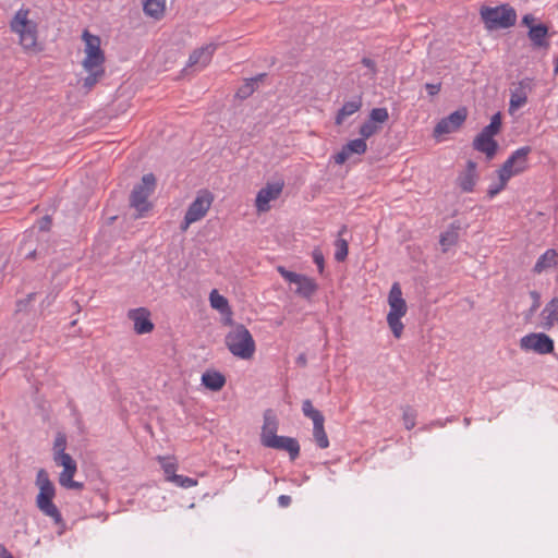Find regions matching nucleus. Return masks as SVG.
<instances>
[{
    "instance_id": "nucleus-1",
    "label": "nucleus",
    "mask_w": 558,
    "mask_h": 558,
    "mask_svg": "<svg viewBox=\"0 0 558 558\" xmlns=\"http://www.w3.org/2000/svg\"><path fill=\"white\" fill-rule=\"evenodd\" d=\"M36 485L39 488V493L36 497L37 508L45 515L51 518L54 524L64 526L61 512L52 501L56 495V488L46 470L40 469L37 472Z\"/></svg>"
},
{
    "instance_id": "nucleus-2",
    "label": "nucleus",
    "mask_w": 558,
    "mask_h": 558,
    "mask_svg": "<svg viewBox=\"0 0 558 558\" xmlns=\"http://www.w3.org/2000/svg\"><path fill=\"white\" fill-rule=\"evenodd\" d=\"M225 342L228 350L239 359L250 360L255 353V341L244 325H235L227 333Z\"/></svg>"
},
{
    "instance_id": "nucleus-3",
    "label": "nucleus",
    "mask_w": 558,
    "mask_h": 558,
    "mask_svg": "<svg viewBox=\"0 0 558 558\" xmlns=\"http://www.w3.org/2000/svg\"><path fill=\"white\" fill-rule=\"evenodd\" d=\"M388 304L390 310L387 315V323L393 336L399 339L404 328L401 318L407 314L408 306L398 282L391 286L388 294Z\"/></svg>"
},
{
    "instance_id": "nucleus-4",
    "label": "nucleus",
    "mask_w": 558,
    "mask_h": 558,
    "mask_svg": "<svg viewBox=\"0 0 558 558\" xmlns=\"http://www.w3.org/2000/svg\"><path fill=\"white\" fill-rule=\"evenodd\" d=\"M10 26L12 32L19 35L20 45L25 51H36L37 26L28 20V10L20 9Z\"/></svg>"
},
{
    "instance_id": "nucleus-5",
    "label": "nucleus",
    "mask_w": 558,
    "mask_h": 558,
    "mask_svg": "<svg viewBox=\"0 0 558 558\" xmlns=\"http://www.w3.org/2000/svg\"><path fill=\"white\" fill-rule=\"evenodd\" d=\"M156 187V178L153 173L144 174L141 183L134 186L131 196L130 205L137 211L135 218H141L147 213L151 205L148 202V197Z\"/></svg>"
},
{
    "instance_id": "nucleus-6",
    "label": "nucleus",
    "mask_w": 558,
    "mask_h": 558,
    "mask_svg": "<svg viewBox=\"0 0 558 558\" xmlns=\"http://www.w3.org/2000/svg\"><path fill=\"white\" fill-rule=\"evenodd\" d=\"M481 16L488 29L509 28L515 24L517 13L508 5L484 7Z\"/></svg>"
},
{
    "instance_id": "nucleus-7",
    "label": "nucleus",
    "mask_w": 558,
    "mask_h": 558,
    "mask_svg": "<svg viewBox=\"0 0 558 558\" xmlns=\"http://www.w3.org/2000/svg\"><path fill=\"white\" fill-rule=\"evenodd\" d=\"M213 201L214 196L209 191L201 190L185 213L184 219L180 226L181 231H186L192 223L204 218Z\"/></svg>"
},
{
    "instance_id": "nucleus-8",
    "label": "nucleus",
    "mask_w": 558,
    "mask_h": 558,
    "mask_svg": "<svg viewBox=\"0 0 558 558\" xmlns=\"http://www.w3.org/2000/svg\"><path fill=\"white\" fill-rule=\"evenodd\" d=\"M82 38L85 43V58L82 62L83 68L85 70H90L104 66L106 58L100 48V38L90 34L88 31L83 32Z\"/></svg>"
},
{
    "instance_id": "nucleus-9",
    "label": "nucleus",
    "mask_w": 558,
    "mask_h": 558,
    "mask_svg": "<svg viewBox=\"0 0 558 558\" xmlns=\"http://www.w3.org/2000/svg\"><path fill=\"white\" fill-rule=\"evenodd\" d=\"M520 348L539 355L550 354L555 350L554 340L544 332H531L520 339Z\"/></svg>"
},
{
    "instance_id": "nucleus-10",
    "label": "nucleus",
    "mask_w": 558,
    "mask_h": 558,
    "mask_svg": "<svg viewBox=\"0 0 558 558\" xmlns=\"http://www.w3.org/2000/svg\"><path fill=\"white\" fill-rule=\"evenodd\" d=\"M532 151L530 146H523L514 150L502 163L499 171L511 179L524 172L529 167V155Z\"/></svg>"
},
{
    "instance_id": "nucleus-11",
    "label": "nucleus",
    "mask_w": 558,
    "mask_h": 558,
    "mask_svg": "<svg viewBox=\"0 0 558 558\" xmlns=\"http://www.w3.org/2000/svg\"><path fill=\"white\" fill-rule=\"evenodd\" d=\"M533 86V80L525 77L511 88L509 101V112L511 114L527 102V96L532 92Z\"/></svg>"
},
{
    "instance_id": "nucleus-12",
    "label": "nucleus",
    "mask_w": 558,
    "mask_h": 558,
    "mask_svg": "<svg viewBox=\"0 0 558 558\" xmlns=\"http://www.w3.org/2000/svg\"><path fill=\"white\" fill-rule=\"evenodd\" d=\"M283 189V183H267L262 187L255 198V207L258 213H266L270 209V202L276 201Z\"/></svg>"
},
{
    "instance_id": "nucleus-13",
    "label": "nucleus",
    "mask_w": 558,
    "mask_h": 558,
    "mask_svg": "<svg viewBox=\"0 0 558 558\" xmlns=\"http://www.w3.org/2000/svg\"><path fill=\"white\" fill-rule=\"evenodd\" d=\"M466 110L464 108L456 110L448 117L441 119L434 129V135L439 137L444 134L456 132L465 121Z\"/></svg>"
},
{
    "instance_id": "nucleus-14",
    "label": "nucleus",
    "mask_w": 558,
    "mask_h": 558,
    "mask_svg": "<svg viewBox=\"0 0 558 558\" xmlns=\"http://www.w3.org/2000/svg\"><path fill=\"white\" fill-rule=\"evenodd\" d=\"M128 317L134 323V331L137 335L149 333L154 330V324L150 320V313L145 307L130 310Z\"/></svg>"
},
{
    "instance_id": "nucleus-15",
    "label": "nucleus",
    "mask_w": 558,
    "mask_h": 558,
    "mask_svg": "<svg viewBox=\"0 0 558 558\" xmlns=\"http://www.w3.org/2000/svg\"><path fill=\"white\" fill-rule=\"evenodd\" d=\"M216 49L217 45L215 44H207L198 49H195L190 54L187 66L196 68L197 70L204 69L210 62Z\"/></svg>"
},
{
    "instance_id": "nucleus-16",
    "label": "nucleus",
    "mask_w": 558,
    "mask_h": 558,
    "mask_svg": "<svg viewBox=\"0 0 558 558\" xmlns=\"http://www.w3.org/2000/svg\"><path fill=\"white\" fill-rule=\"evenodd\" d=\"M527 37L533 50H548L550 44L548 39V27L545 24L539 23L536 24V26H531V29L527 32Z\"/></svg>"
},
{
    "instance_id": "nucleus-17",
    "label": "nucleus",
    "mask_w": 558,
    "mask_h": 558,
    "mask_svg": "<svg viewBox=\"0 0 558 558\" xmlns=\"http://www.w3.org/2000/svg\"><path fill=\"white\" fill-rule=\"evenodd\" d=\"M265 447L284 450L289 452L291 460H295L300 454V445L298 440L288 436H276L270 441H268Z\"/></svg>"
},
{
    "instance_id": "nucleus-18",
    "label": "nucleus",
    "mask_w": 558,
    "mask_h": 558,
    "mask_svg": "<svg viewBox=\"0 0 558 558\" xmlns=\"http://www.w3.org/2000/svg\"><path fill=\"white\" fill-rule=\"evenodd\" d=\"M278 429V420L271 410L264 412V424L262 427L260 442L265 447L268 441L275 438Z\"/></svg>"
},
{
    "instance_id": "nucleus-19",
    "label": "nucleus",
    "mask_w": 558,
    "mask_h": 558,
    "mask_svg": "<svg viewBox=\"0 0 558 558\" xmlns=\"http://www.w3.org/2000/svg\"><path fill=\"white\" fill-rule=\"evenodd\" d=\"M558 315V296L553 298L541 312V324L539 327L545 330H550Z\"/></svg>"
},
{
    "instance_id": "nucleus-20",
    "label": "nucleus",
    "mask_w": 558,
    "mask_h": 558,
    "mask_svg": "<svg viewBox=\"0 0 558 558\" xmlns=\"http://www.w3.org/2000/svg\"><path fill=\"white\" fill-rule=\"evenodd\" d=\"M477 179L476 163L469 160L466 169L458 178V184L463 192H472Z\"/></svg>"
},
{
    "instance_id": "nucleus-21",
    "label": "nucleus",
    "mask_w": 558,
    "mask_h": 558,
    "mask_svg": "<svg viewBox=\"0 0 558 558\" xmlns=\"http://www.w3.org/2000/svg\"><path fill=\"white\" fill-rule=\"evenodd\" d=\"M473 148L492 159L496 155L498 143L494 138L480 133L473 141Z\"/></svg>"
},
{
    "instance_id": "nucleus-22",
    "label": "nucleus",
    "mask_w": 558,
    "mask_h": 558,
    "mask_svg": "<svg viewBox=\"0 0 558 558\" xmlns=\"http://www.w3.org/2000/svg\"><path fill=\"white\" fill-rule=\"evenodd\" d=\"M76 471H77L76 463L66 465V468H63V471L59 475V484L62 487L68 488V489H76V490L83 489L84 484L73 480Z\"/></svg>"
},
{
    "instance_id": "nucleus-23",
    "label": "nucleus",
    "mask_w": 558,
    "mask_h": 558,
    "mask_svg": "<svg viewBox=\"0 0 558 558\" xmlns=\"http://www.w3.org/2000/svg\"><path fill=\"white\" fill-rule=\"evenodd\" d=\"M362 107V97L355 96L351 100L345 101L343 106L339 109L337 116H336V124L341 125L344 120L352 116L353 113L357 112Z\"/></svg>"
},
{
    "instance_id": "nucleus-24",
    "label": "nucleus",
    "mask_w": 558,
    "mask_h": 558,
    "mask_svg": "<svg viewBox=\"0 0 558 558\" xmlns=\"http://www.w3.org/2000/svg\"><path fill=\"white\" fill-rule=\"evenodd\" d=\"M558 265V253L554 248L547 250L536 260L533 271L542 274L544 270Z\"/></svg>"
},
{
    "instance_id": "nucleus-25",
    "label": "nucleus",
    "mask_w": 558,
    "mask_h": 558,
    "mask_svg": "<svg viewBox=\"0 0 558 558\" xmlns=\"http://www.w3.org/2000/svg\"><path fill=\"white\" fill-rule=\"evenodd\" d=\"M202 384L213 391H219L225 386L226 378L219 372H205L202 375Z\"/></svg>"
},
{
    "instance_id": "nucleus-26",
    "label": "nucleus",
    "mask_w": 558,
    "mask_h": 558,
    "mask_svg": "<svg viewBox=\"0 0 558 558\" xmlns=\"http://www.w3.org/2000/svg\"><path fill=\"white\" fill-rule=\"evenodd\" d=\"M295 284L298 286L295 292L306 299H310L317 290L316 282L303 275L300 277V280L295 282Z\"/></svg>"
},
{
    "instance_id": "nucleus-27",
    "label": "nucleus",
    "mask_w": 558,
    "mask_h": 558,
    "mask_svg": "<svg viewBox=\"0 0 558 558\" xmlns=\"http://www.w3.org/2000/svg\"><path fill=\"white\" fill-rule=\"evenodd\" d=\"M210 306L221 314L231 315V308L229 306V302L227 298L219 294L217 290H213L209 294Z\"/></svg>"
},
{
    "instance_id": "nucleus-28",
    "label": "nucleus",
    "mask_w": 558,
    "mask_h": 558,
    "mask_svg": "<svg viewBox=\"0 0 558 558\" xmlns=\"http://www.w3.org/2000/svg\"><path fill=\"white\" fill-rule=\"evenodd\" d=\"M459 239L458 228L450 227L448 230L440 234L439 243L444 252H447L451 246L456 245Z\"/></svg>"
},
{
    "instance_id": "nucleus-29",
    "label": "nucleus",
    "mask_w": 558,
    "mask_h": 558,
    "mask_svg": "<svg viewBox=\"0 0 558 558\" xmlns=\"http://www.w3.org/2000/svg\"><path fill=\"white\" fill-rule=\"evenodd\" d=\"M143 9L147 15L159 19L165 11V0H146Z\"/></svg>"
},
{
    "instance_id": "nucleus-30",
    "label": "nucleus",
    "mask_w": 558,
    "mask_h": 558,
    "mask_svg": "<svg viewBox=\"0 0 558 558\" xmlns=\"http://www.w3.org/2000/svg\"><path fill=\"white\" fill-rule=\"evenodd\" d=\"M85 71L88 72V75L83 80V87L88 92L105 75V69L104 66H99Z\"/></svg>"
},
{
    "instance_id": "nucleus-31",
    "label": "nucleus",
    "mask_w": 558,
    "mask_h": 558,
    "mask_svg": "<svg viewBox=\"0 0 558 558\" xmlns=\"http://www.w3.org/2000/svg\"><path fill=\"white\" fill-rule=\"evenodd\" d=\"M501 130V113L497 112L495 113L490 123L486 125L480 133L494 138L495 135H497Z\"/></svg>"
},
{
    "instance_id": "nucleus-32",
    "label": "nucleus",
    "mask_w": 558,
    "mask_h": 558,
    "mask_svg": "<svg viewBox=\"0 0 558 558\" xmlns=\"http://www.w3.org/2000/svg\"><path fill=\"white\" fill-rule=\"evenodd\" d=\"M303 414L313 421V424L318 422H325L324 415L313 407L311 400H304L302 403Z\"/></svg>"
},
{
    "instance_id": "nucleus-33",
    "label": "nucleus",
    "mask_w": 558,
    "mask_h": 558,
    "mask_svg": "<svg viewBox=\"0 0 558 558\" xmlns=\"http://www.w3.org/2000/svg\"><path fill=\"white\" fill-rule=\"evenodd\" d=\"M313 436L319 448L325 449L329 446L327 434L324 429V422L313 424Z\"/></svg>"
},
{
    "instance_id": "nucleus-34",
    "label": "nucleus",
    "mask_w": 558,
    "mask_h": 558,
    "mask_svg": "<svg viewBox=\"0 0 558 558\" xmlns=\"http://www.w3.org/2000/svg\"><path fill=\"white\" fill-rule=\"evenodd\" d=\"M265 76H266V74H259L255 77L246 80L245 84L239 88V90L236 93L238 97L244 99V98H247L248 96H251L255 89V84L258 81H262Z\"/></svg>"
},
{
    "instance_id": "nucleus-35",
    "label": "nucleus",
    "mask_w": 558,
    "mask_h": 558,
    "mask_svg": "<svg viewBox=\"0 0 558 558\" xmlns=\"http://www.w3.org/2000/svg\"><path fill=\"white\" fill-rule=\"evenodd\" d=\"M343 147L347 149L350 156L352 154L362 155L367 149L366 142L363 138L352 140L348 142Z\"/></svg>"
},
{
    "instance_id": "nucleus-36",
    "label": "nucleus",
    "mask_w": 558,
    "mask_h": 558,
    "mask_svg": "<svg viewBox=\"0 0 558 558\" xmlns=\"http://www.w3.org/2000/svg\"><path fill=\"white\" fill-rule=\"evenodd\" d=\"M497 172H498L499 182L496 184L489 185V187L487 190V196L490 199L494 198L498 193H500L506 187L508 181L510 180L509 177H505V173H501L499 170Z\"/></svg>"
},
{
    "instance_id": "nucleus-37",
    "label": "nucleus",
    "mask_w": 558,
    "mask_h": 558,
    "mask_svg": "<svg viewBox=\"0 0 558 558\" xmlns=\"http://www.w3.org/2000/svg\"><path fill=\"white\" fill-rule=\"evenodd\" d=\"M158 460L161 464V468L165 472V475H166V480L168 482H171L173 480L174 476H177L175 474V471H177V464L175 462H173L172 460L168 459V458H165V457H158Z\"/></svg>"
},
{
    "instance_id": "nucleus-38",
    "label": "nucleus",
    "mask_w": 558,
    "mask_h": 558,
    "mask_svg": "<svg viewBox=\"0 0 558 558\" xmlns=\"http://www.w3.org/2000/svg\"><path fill=\"white\" fill-rule=\"evenodd\" d=\"M380 130V125L367 120L360 128V135L364 141L376 134Z\"/></svg>"
},
{
    "instance_id": "nucleus-39",
    "label": "nucleus",
    "mask_w": 558,
    "mask_h": 558,
    "mask_svg": "<svg viewBox=\"0 0 558 558\" xmlns=\"http://www.w3.org/2000/svg\"><path fill=\"white\" fill-rule=\"evenodd\" d=\"M336 252H335V258L338 262H343L349 252L348 242L344 239H337L335 242Z\"/></svg>"
},
{
    "instance_id": "nucleus-40",
    "label": "nucleus",
    "mask_w": 558,
    "mask_h": 558,
    "mask_svg": "<svg viewBox=\"0 0 558 558\" xmlns=\"http://www.w3.org/2000/svg\"><path fill=\"white\" fill-rule=\"evenodd\" d=\"M402 420H403L404 427L408 430L412 429L415 426V423H416V412H415V410L412 409L411 407H405L403 409Z\"/></svg>"
},
{
    "instance_id": "nucleus-41",
    "label": "nucleus",
    "mask_w": 558,
    "mask_h": 558,
    "mask_svg": "<svg viewBox=\"0 0 558 558\" xmlns=\"http://www.w3.org/2000/svg\"><path fill=\"white\" fill-rule=\"evenodd\" d=\"M389 118L388 110L386 108H374L369 113V121L376 124L385 123Z\"/></svg>"
},
{
    "instance_id": "nucleus-42",
    "label": "nucleus",
    "mask_w": 558,
    "mask_h": 558,
    "mask_svg": "<svg viewBox=\"0 0 558 558\" xmlns=\"http://www.w3.org/2000/svg\"><path fill=\"white\" fill-rule=\"evenodd\" d=\"M171 483H173L178 487L190 488V487H194L197 485V480L177 474V476L173 477Z\"/></svg>"
},
{
    "instance_id": "nucleus-43",
    "label": "nucleus",
    "mask_w": 558,
    "mask_h": 558,
    "mask_svg": "<svg viewBox=\"0 0 558 558\" xmlns=\"http://www.w3.org/2000/svg\"><path fill=\"white\" fill-rule=\"evenodd\" d=\"M66 449V437L62 433H58L53 442V454L64 453Z\"/></svg>"
},
{
    "instance_id": "nucleus-44",
    "label": "nucleus",
    "mask_w": 558,
    "mask_h": 558,
    "mask_svg": "<svg viewBox=\"0 0 558 558\" xmlns=\"http://www.w3.org/2000/svg\"><path fill=\"white\" fill-rule=\"evenodd\" d=\"M530 296L532 299V305L527 312V315L526 317H531L533 316L536 311L541 306V294L539 292H537L536 290H533V291H530Z\"/></svg>"
},
{
    "instance_id": "nucleus-45",
    "label": "nucleus",
    "mask_w": 558,
    "mask_h": 558,
    "mask_svg": "<svg viewBox=\"0 0 558 558\" xmlns=\"http://www.w3.org/2000/svg\"><path fill=\"white\" fill-rule=\"evenodd\" d=\"M53 461L56 462L57 465H60L62 468H66V465L76 463L73 460V458L66 452L60 453V454H53Z\"/></svg>"
},
{
    "instance_id": "nucleus-46",
    "label": "nucleus",
    "mask_w": 558,
    "mask_h": 558,
    "mask_svg": "<svg viewBox=\"0 0 558 558\" xmlns=\"http://www.w3.org/2000/svg\"><path fill=\"white\" fill-rule=\"evenodd\" d=\"M278 272L290 283H295L298 280H300V277L302 275L287 270L284 267L279 266L277 268Z\"/></svg>"
},
{
    "instance_id": "nucleus-47",
    "label": "nucleus",
    "mask_w": 558,
    "mask_h": 558,
    "mask_svg": "<svg viewBox=\"0 0 558 558\" xmlns=\"http://www.w3.org/2000/svg\"><path fill=\"white\" fill-rule=\"evenodd\" d=\"M36 293L32 292L26 295V298L16 301V312H23L27 308V306L35 300Z\"/></svg>"
},
{
    "instance_id": "nucleus-48",
    "label": "nucleus",
    "mask_w": 558,
    "mask_h": 558,
    "mask_svg": "<svg viewBox=\"0 0 558 558\" xmlns=\"http://www.w3.org/2000/svg\"><path fill=\"white\" fill-rule=\"evenodd\" d=\"M314 263L317 265L319 272L324 271V255L319 248H315L312 253Z\"/></svg>"
},
{
    "instance_id": "nucleus-49",
    "label": "nucleus",
    "mask_w": 558,
    "mask_h": 558,
    "mask_svg": "<svg viewBox=\"0 0 558 558\" xmlns=\"http://www.w3.org/2000/svg\"><path fill=\"white\" fill-rule=\"evenodd\" d=\"M58 292H49L46 298L41 301L39 307L41 311L48 308L57 299Z\"/></svg>"
},
{
    "instance_id": "nucleus-50",
    "label": "nucleus",
    "mask_w": 558,
    "mask_h": 558,
    "mask_svg": "<svg viewBox=\"0 0 558 558\" xmlns=\"http://www.w3.org/2000/svg\"><path fill=\"white\" fill-rule=\"evenodd\" d=\"M349 153L344 147H342L341 150L333 156V160L337 165H343L349 159Z\"/></svg>"
},
{
    "instance_id": "nucleus-51",
    "label": "nucleus",
    "mask_w": 558,
    "mask_h": 558,
    "mask_svg": "<svg viewBox=\"0 0 558 558\" xmlns=\"http://www.w3.org/2000/svg\"><path fill=\"white\" fill-rule=\"evenodd\" d=\"M361 62L365 68H367L369 70L372 77H374L377 74V68H376V63L374 60L365 57L362 59Z\"/></svg>"
},
{
    "instance_id": "nucleus-52",
    "label": "nucleus",
    "mask_w": 558,
    "mask_h": 558,
    "mask_svg": "<svg viewBox=\"0 0 558 558\" xmlns=\"http://www.w3.org/2000/svg\"><path fill=\"white\" fill-rule=\"evenodd\" d=\"M425 88L429 96H435L440 92L441 84L440 83H436V84L427 83V84H425Z\"/></svg>"
},
{
    "instance_id": "nucleus-53",
    "label": "nucleus",
    "mask_w": 558,
    "mask_h": 558,
    "mask_svg": "<svg viewBox=\"0 0 558 558\" xmlns=\"http://www.w3.org/2000/svg\"><path fill=\"white\" fill-rule=\"evenodd\" d=\"M534 22H535V17L533 14H525L522 17V24L525 25L526 27H529V29H531V26H536V24H534Z\"/></svg>"
},
{
    "instance_id": "nucleus-54",
    "label": "nucleus",
    "mask_w": 558,
    "mask_h": 558,
    "mask_svg": "<svg viewBox=\"0 0 558 558\" xmlns=\"http://www.w3.org/2000/svg\"><path fill=\"white\" fill-rule=\"evenodd\" d=\"M291 501H292V499H291V497H290V496H288V495H280V496L278 497V505H279L280 507H282V508H287V507H289V506H290V504H291Z\"/></svg>"
},
{
    "instance_id": "nucleus-55",
    "label": "nucleus",
    "mask_w": 558,
    "mask_h": 558,
    "mask_svg": "<svg viewBox=\"0 0 558 558\" xmlns=\"http://www.w3.org/2000/svg\"><path fill=\"white\" fill-rule=\"evenodd\" d=\"M51 223V220L48 216L44 217L39 222V229L45 231L49 229V226Z\"/></svg>"
},
{
    "instance_id": "nucleus-56",
    "label": "nucleus",
    "mask_w": 558,
    "mask_h": 558,
    "mask_svg": "<svg viewBox=\"0 0 558 558\" xmlns=\"http://www.w3.org/2000/svg\"><path fill=\"white\" fill-rule=\"evenodd\" d=\"M0 558H13L9 550L0 544Z\"/></svg>"
},
{
    "instance_id": "nucleus-57",
    "label": "nucleus",
    "mask_w": 558,
    "mask_h": 558,
    "mask_svg": "<svg viewBox=\"0 0 558 558\" xmlns=\"http://www.w3.org/2000/svg\"><path fill=\"white\" fill-rule=\"evenodd\" d=\"M296 363L305 366L306 365V356L304 354H300L296 359Z\"/></svg>"
},
{
    "instance_id": "nucleus-58",
    "label": "nucleus",
    "mask_w": 558,
    "mask_h": 558,
    "mask_svg": "<svg viewBox=\"0 0 558 558\" xmlns=\"http://www.w3.org/2000/svg\"><path fill=\"white\" fill-rule=\"evenodd\" d=\"M347 231V227L343 226L341 230L339 231V235H342Z\"/></svg>"
},
{
    "instance_id": "nucleus-59",
    "label": "nucleus",
    "mask_w": 558,
    "mask_h": 558,
    "mask_svg": "<svg viewBox=\"0 0 558 558\" xmlns=\"http://www.w3.org/2000/svg\"><path fill=\"white\" fill-rule=\"evenodd\" d=\"M470 421H471V420H470L469 417H465V418H464V423H465V425H469V424H470Z\"/></svg>"
}]
</instances>
